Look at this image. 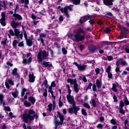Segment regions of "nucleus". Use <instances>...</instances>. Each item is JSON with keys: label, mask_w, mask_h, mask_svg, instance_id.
<instances>
[{"label": "nucleus", "mask_w": 129, "mask_h": 129, "mask_svg": "<svg viewBox=\"0 0 129 129\" xmlns=\"http://www.w3.org/2000/svg\"><path fill=\"white\" fill-rule=\"evenodd\" d=\"M28 99V96L27 95H25L24 96V98H22L21 99V101L23 103L24 105L26 107H29V106H31V104L30 102H28L26 99Z\"/></svg>", "instance_id": "6e6552de"}, {"label": "nucleus", "mask_w": 129, "mask_h": 129, "mask_svg": "<svg viewBox=\"0 0 129 129\" xmlns=\"http://www.w3.org/2000/svg\"><path fill=\"white\" fill-rule=\"evenodd\" d=\"M3 4H4V5H2L1 4L0 5V11H2V7L6 8V3L5 2H3Z\"/></svg>", "instance_id": "a18cd8bd"}, {"label": "nucleus", "mask_w": 129, "mask_h": 129, "mask_svg": "<svg viewBox=\"0 0 129 129\" xmlns=\"http://www.w3.org/2000/svg\"><path fill=\"white\" fill-rule=\"evenodd\" d=\"M24 36L25 40H28V35H27V33L26 32V31H24Z\"/></svg>", "instance_id": "13d9d810"}, {"label": "nucleus", "mask_w": 129, "mask_h": 129, "mask_svg": "<svg viewBox=\"0 0 129 129\" xmlns=\"http://www.w3.org/2000/svg\"><path fill=\"white\" fill-rule=\"evenodd\" d=\"M124 102L125 103V105H128L129 101L126 98L124 99Z\"/></svg>", "instance_id": "603ef678"}, {"label": "nucleus", "mask_w": 129, "mask_h": 129, "mask_svg": "<svg viewBox=\"0 0 129 129\" xmlns=\"http://www.w3.org/2000/svg\"><path fill=\"white\" fill-rule=\"evenodd\" d=\"M91 86H92V83H90L88 87L87 88V89L86 90H88V89H91Z\"/></svg>", "instance_id": "4d7b16f0"}, {"label": "nucleus", "mask_w": 129, "mask_h": 129, "mask_svg": "<svg viewBox=\"0 0 129 129\" xmlns=\"http://www.w3.org/2000/svg\"><path fill=\"white\" fill-rule=\"evenodd\" d=\"M111 69V67L110 66H109L107 69H106V72L107 73H110V70Z\"/></svg>", "instance_id": "37998d69"}, {"label": "nucleus", "mask_w": 129, "mask_h": 129, "mask_svg": "<svg viewBox=\"0 0 129 129\" xmlns=\"http://www.w3.org/2000/svg\"><path fill=\"white\" fill-rule=\"evenodd\" d=\"M58 105L59 107H62L63 106V102L61 101V97H59Z\"/></svg>", "instance_id": "4c0bfd02"}, {"label": "nucleus", "mask_w": 129, "mask_h": 129, "mask_svg": "<svg viewBox=\"0 0 129 129\" xmlns=\"http://www.w3.org/2000/svg\"><path fill=\"white\" fill-rule=\"evenodd\" d=\"M88 48H89V50L91 52H94V51L96 50V47H95V46L94 45H90L89 46Z\"/></svg>", "instance_id": "b1692460"}, {"label": "nucleus", "mask_w": 129, "mask_h": 129, "mask_svg": "<svg viewBox=\"0 0 129 129\" xmlns=\"http://www.w3.org/2000/svg\"><path fill=\"white\" fill-rule=\"evenodd\" d=\"M50 86L51 87H56V83H55L54 81L51 82Z\"/></svg>", "instance_id": "3c124183"}, {"label": "nucleus", "mask_w": 129, "mask_h": 129, "mask_svg": "<svg viewBox=\"0 0 129 129\" xmlns=\"http://www.w3.org/2000/svg\"><path fill=\"white\" fill-rule=\"evenodd\" d=\"M68 10L71 11H72V8H71V6H68L65 7L64 8L60 9V12L63 14L67 18H69V14H68Z\"/></svg>", "instance_id": "39448f33"}, {"label": "nucleus", "mask_w": 129, "mask_h": 129, "mask_svg": "<svg viewBox=\"0 0 129 129\" xmlns=\"http://www.w3.org/2000/svg\"><path fill=\"white\" fill-rule=\"evenodd\" d=\"M34 39V38L33 37V36H31V37L26 40V43L28 45V46H29V47H31V46H32V45H33V39Z\"/></svg>", "instance_id": "ddd939ff"}, {"label": "nucleus", "mask_w": 129, "mask_h": 129, "mask_svg": "<svg viewBox=\"0 0 129 129\" xmlns=\"http://www.w3.org/2000/svg\"><path fill=\"white\" fill-rule=\"evenodd\" d=\"M42 65L45 66V67H49V68H51V67L52 66L50 62H46V61H43L42 62Z\"/></svg>", "instance_id": "4468645a"}, {"label": "nucleus", "mask_w": 129, "mask_h": 129, "mask_svg": "<svg viewBox=\"0 0 129 129\" xmlns=\"http://www.w3.org/2000/svg\"><path fill=\"white\" fill-rule=\"evenodd\" d=\"M26 91H27V89L25 88L22 89L21 96H22V97L24 96V95H25V92H26Z\"/></svg>", "instance_id": "72a5a7b5"}, {"label": "nucleus", "mask_w": 129, "mask_h": 129, "mask_svg": "<svg viewBox=\"0 0 129 129\" xmlns=\"http://www.w3.org/2000/svg\"><path fill=\"white\" fill-rule=\"evenodd\" d=\"M31 53H28L26 55H23V63L25 64H30L32 62V57H30L31 56ZM25 56L27 57V58H29L28 59L25 58Z\"/></svg>", "instance_id": "423d86ee"}, {"label": "nucleus", "mask_w": 129, "mask_h": 129, "mask_svg": "<svg viewBox=\"0 0 129 129\" xmlns=\"http://www.w3.org/2000/svg\"><path fill=\"white\" fill-rule=\"evenodd\" d=\"M112 0H104L103 3L106 6H112Z\"/></svg>", "instance_id": "f3484780"}, {"label": "nucleus", "mask_w": 129, "mask_h": 129, "mask_svg": "<svg viewBox=\"0 0 129 129\" xmlns=\"http://www.w3.org/2000/svg\"><path fill=\"white\" fill-rule=\"evenodd\" d=\"M15 32V36L16 37H17V39H21V40H22V39H23V32H21L20 31V30L18 29H15L14 30Z\"/></svg>", "instance_id": "0eeeda50"}, {"label": "nucleus", "mask_w": 129, "mask_h": 129, "mask_svg": "<svg viewBox=\"0 0 129 129\" xmlns=\"http://www.w3.org/2000/svg\"><path fill=\"white\" fill-rule=\"evenodd\" d=\"M0 104H2L3 106H5L6 105V103L4 102V100L0 101Z\"/></svg>", "instance_id": "bf43d9fd"}, {"label": "nucleus", "mask_w": 129, "mask_h": 129, "mask_svg": "<svg viewBox=\"0 0 129 129\" xmlns=\"http://www.w3.org/2000/svg\"><path fill=\"white\" fill-rule=\"evenodd\" d=\"M87 66L86 65H81L79 64V68L78 69L80 70V71H84L85 69H86Z\"/></svg>", "instance_id": "6ab92c4d"}, {"label": "nucleus", "mask_w": 129, "mask_h": 129, "mask_svg": "<svg viewBox=\"0 0 129 129\" xmlns=\"http://www.w3.org/2000/svg\"><path fill=\"white\" fill-rule=\"evenodd\" d=\"M58 20L59 22H62L64 20V18H63V16L62 15H60L58 18Z\"/></svg>", "instance_id": "5fc2aeb1"}, {"label": "nucleus", "mask_w": 129, "mask_h": 129, "mask_svg": "<svg viewBox=\"0 0 129 129\" xmlns=\"http://www.w3.org/2000/svg\"><path fill=\"white\" fill-rule=\"evenodd\" d=\"M28 100L32 103V104H34L35 102H36V98L33 96H30L28 98Z\"/></svg>", "instance_id": "aec40b11"}, {"label": "nucleus", "mask_w": 129, "mask_h": 129, "mask_svg": "<svg viewBox=\"0 0 129 129\" xmlns=\"http://www.w3.org/2000/svg\"><path fill=\"white\" fill-rule=\"evenodd\" d=\"M96 84L98 89H100V88H101V85H102L101 81L99 80H97Z\"/></svg>", "instance_id": "5701e85b"}, {"label": "nucleus", "mask_w": 129, "mask_h": 129, "mask_svg": "<svg viewBox=\"0 0 129 129\" xmlns=\"http://www.w3.org/2000/svg\"><path fill=\"white\" fill-rule=\"evenodd\" d=\"M90 103L92 106L94 107H96V102H95V100L92 99L90 101Z\"/></svg>", "instance_id": "c85d7f7f"}, {"label": "nucleus", "mask_w": 129, "mask_h": 129, "mask_svg": "<svg viewBox=\"0 0 129 129\" xmlns=\"http://www.w3.org/2000/svg\"><path fill=\"white\" fill-rule=\"evenodd\" d=\"M93 91H96V85L95 84H93Z\"/></svg>", "instance_id": "864d4df0"}, {"label": "nucleus", "mask_w": 129, "mask_h": 129, "mask_svg": "<svg viewBox=\"0 0 129 129\" xmlns=\"http://www.w3.org/2000/svg\"><path fill=\"white\" fill-rule=\"evenodd\" d=\"M67 82L68 83H70L71 85H74L77 83V80L76 79H72L69 78L67 79Z\"/></svg>", "instance_id": "9b49d317"}, {"label": "nucleus", "mask_w": 129, "mask_h": 129, "mask_svg": "<svg viewBox=\"0 0 129 129\" xmlns=\"http://www.w3.org/2000/svg\"><path fill=\"white\" fill-rule=\"evenodd\" d=\"M71 3H72L74 5H79L80 4V0H70Z\"/></svg>", "instance_id": "bb28decb"}, {"label": "nucleus", "mask_w": 129, "mask_h": 129, "mask_svg": "<svg viewBox=\"0 0 129 129\" xmlns=\"http://www.w3.org/2000/svg\"><path fill=\"white\" fill-rule=\"evenodd\" d=\"M58 117L60 119V121H64V116L59 112H57Z\"/></svg>", "instance_id": "a878e982"}, {"label": "nucleus", "mask_w": 129, "mask_h": 129, "mask_svg": "<svg viewBox=\"0 0 129 129\" xmlns=\"http://www.w3.org/2000/svg\"><path fill=\"white\" fill-rule=\"evenodd\" d=\"M95 72L96 73V75H98L99 74V73L100 72V69H99V68H97L95 70Z\"/></svg>", "instance_id": "8fccbe9b"}, {"label": "nucleus", "mask_w": 129, "mask_h": 129, "mask_svg": "<svg viewBox=\"0 0 129 129\" xmlns=\"http://www.w3.org/2000/svg\"><path fill=\"white\" fill-rule=\"evenodd\" d=\"M19 95V91H18L17 90L15 92H12V95L13 97L15 98H17L18 97V96Z\"/></svg>", "instance_id": "cd10ccee"}, {"label": "nucleus", "mask_w": 129, "mask_h": 129, "mask_svg": "<svg viewBox=\"0 0 129 129\" xmlns=\"http://www.w3.org/2000/svg\"><path fill=\"white\" fill-rule=\"evenodd\" d=\"M113 129H116L117 128V126H118V125L116 124V121L115 120H113Z\"/></svg>", "instance_id": "58836bf2"}, {"label": "nucleus", "mask_w": 129, "mask_h": 129, "mask_svg": "<svg viewBox=\"0 0 129 129\" xmlns=\"http://www.w3.org/2000/svg\"><path fill=\"white\" fill-rule=\"evenodd\" d=\"M29 81L30 82L33 83V82H35V78H36V77L35 76H34V74H29Z\"/></svg>", "instance_id": "dca6fc26"}, {"label": "nucleus", "mask_w": 129, "mask_h": 129, "mask_svg": "<svg viewBox=\"0 0 129 129\" xmlns=\"http://www.w3.org/2000/svg\"><path fill=\"white\" fill-rule=\"evenodd\" d=\"M119 61H120L121 64H122L123 66H127L128 65L127 62H126V61L123 60V58H119Z\"/></svg>", "instance_id": "412c9836"}, {"label": "nucleus", "mask_w": 129, "mask_h": 129, "mask_svg": "<svg viewBox=\"0 0 129 129\" xmlns=\"http://www.w3.org/2000/svg\"><path fill=\"white\" fill-rule=\"evenodd\" d=\"M2 18L1 19L0 22L1 24L3 27L6 26V13L3 12L1 14Z\"/></svg>", "instance_id": "1a4fd4ad"}, {"label": "nucleus", "mask_w": 129, "mask_h": 129, "mask_svg": "<svg viewBox=\"0 0 129 129\" xmlns=\"http://www.w3.org/2000/svg\"><path fill=\"white\" fill-rule=\"evenodd\" d=\"M120 69V68L119 67H117L116 69H115V72H119Z\"/></svg>", "instance_id": "69168bd1"}, {"label": "nucleus", "mask_w": 129, "mask_h": 129, "mask_svg": "<svg viewBox=\"0 0 129 129\" xmlns=\"http://www.w3.org/2000/svg\"><path fill=\"white\" fill-rule=\"evenodd\" d=\"M12 74L13 76H15L17 78L19 77V74H18V69L17 68H15L12 71Z\"/></svg>", "instance_id": "2eb2a0df"}, {"label": "nucleus", "mask_w": 129, "mask_h": 129, "mask_svg": "<svg viewBox=\"0 0 129 129\" xmlns=\"http://www.w3.org/2000/svg\"><path fill=\"white\" fill-rule=\"evenodd\" d=\"M18 43L19 42H18V40H14L13 42V48L16 49L17 48V45H18Z\"/></svg>", "instance_id": "7c9ffc66"}, {"label": "nucleus", "mask_w": 129, "mask_h": 129, "mask_svg": "<svg viewBox=\"0 0 129 129\" xmlns=\"http://www.w3.org/2000/svg\"><path fill=\"white\" fill-rule=\"evenodd\" d=\"M74 90L76 93L79 92L80 89L78 87V84L77 83L74 85Z\"/></svg>", "instance_id": "a211bd4d"}, {"label": "nucleus", "mask_w": 129, "mask_h": 129, "mask_svg": "<svg viewBox=\"0 0 129 129\" xmlns=\"http://www.w3.org/2000/svg\"><path fill=\"white\" fill-rule=\"evenodd\" d=\"M67 88L68 90V94L67 95V99L69 103L72 105V107L68 109L69 113H70V114H73L74 113L75 115H77V112L80 110V108L78 106H76V102H75V100H74V96H71L72 90L70 89V86L67 85Z\"/></svg>", "instance_id": "f257e3e1"}, {"label": "nucleus", "mask_w": 129, "mask_h": 129, "mask_svg": "<svg viewBox=\"0 0 129 129\" xmlns=\"http://www.w3.org/2000/svg\"><path fill=\"white\" fill-rule=\"evenodd\" d=\"M97 127L98 128H102V127H103V125L101 124H99L97 126Z\"/></svg>", "instance_id": "052dcab7"}, {"label": "nucleus", "mask_w": 129, "mask_h": 129, "mask_svg": "<svg viewBox=\"0 0 129 129\" xmlns=\"http://www.w3.org/2000/svg\"><path fill=\"white\" fill-rule=\"evenodd\" d=\"M82 113L83 114V115H87V112H86V110H85L84 109H82Z\"/></svg>", "instance_id": "a19ab883"}, {"label": "nucleus", "mask_w": 129, "mask_h": 129, "mask_svg": "<svg viewBox=\"0 0 129 129\" xmlns=\"http://www.w3.org/2000/svg\"><path fill=\"white\" fill-rule=\"evenodd\" d=\"M83 80L84 82H87V79H86V77L85 76H84L83 77Z\"/></svg>", "instance_id": "774afa93"}, {"label": "nucleus", "mask_w": 129, "mask_h": 129, "mask_svg": "<svg viewBox=\"0 0 129 129\" xmlns=\"http://www.w3.org/2000/svg\"><path fill=\"white\" fill-rule=\"evenodd\" d=\"M7 41L8 39L7 38H5L2 41L1 44L2 45H3L4 47H6Z\"/></svg>", "instance_id": "c756f323"}, {"label": "nucleus", "mask_w": 129, "mask_h": 129, "mask_svg": "<svg viewBox=\"0 0 129 129\" xmlns=\"http://www.w3.org/2000/svg\"><path fill=\"white\" fill-rule=\"evenodd\" d=\"M37 58L39 60V62H42L43 60H47V58H48V53L46 51L40 50L37 54Z\"/></svg>", "instance_id": "20e7f679"}, {"label": "nucleus", "mask_w": 129, "mask_h": 129, "mask_svg": "<svg viewBox=\"0 0 129 129\" xmlns=\"http://www.w3.org/2000/svg\"><path fill=\"white\" fill-rule=\"evenodd\" d=\"M53 87H51L50 86H49L48 87V92H50V94H52V93H54V92L52 91V88Z\"/></svg>", "instance_id": "e433bc0d"}, {"label": "nucleus", "mask_w": 129, "mask_h": 129, "mask_svg": "<svg viewBox=\"0 0 129 129\" xmlns=\"http://www.w3.org/2000/svg\"><path fill=\"white\" fill-rule=\"evenodd\" d=\"M52 106H53V105L52 104H50L48 105L47 106V111H49V112H51L52 111Z\"/></svg>", "instance_id": "2f4dec72"}, {"label": "nucleus", "mask_w": 129, "mask_h": 129, "mask_svg": "<svg viewBox=\"0 0 129 129\" xmlns=\"http://www.w3.org/2000/svg\"><path fill=\"white\" fill-rule=\"evenodd\" d=\"M5 85L7 88L9 89L11 87V85H14V82L12 80H7Z\"/></svg>", "instance_id": "9d476101"}, {"label": "nucleus", "mask_w": 129, "mask_h": 129, "mask_svg": "<svg viewBox=\"0 0 129 129\" xmlns=\"http://www.w3.org/2000/svg\"><path fill=\"white\" fill-rule=\"evenodd\" d=\"M105 31L107 34H108L110 32V29L108 28H106Z\"/></svg>", "instance_id": "e2e57ef3"}, {"label": "nucleus", "mask_w": 129, "mask_h": 129, "mask_svg": "<svg viewBox=\"0 0 129 129\" xmlns=\"http://www.w3.org/2000/svg\"><path fill=\"white\" fill-rule=\"evenodd\" d=\"M108 78H112V74L110 73H107Z\"/></svg>", "instance_id": "680f3d73"}, {"label": "nucleus", "mask_w": 129, "mask_h": 129, "mask_svg": "<svg viewBox=\"0 0 129 129\" xmlns=\"http://www.w3.org/2000/svg\"><path fill=\"white\" fill-rule=\"evenodd\" d=\"M123 106H124V102H123V101H120V108H122V107H123Z\"/></svg>", "instance_id": "c03bdc74"}, {"label": "nucleus", "mask_w": 129, "mask_h": 129, "mask_svg": "<svg viewBox=\"0 0 129 129\" xmlns=\"http://www.w3.org/2000/svg\"><path fill=\"white\" fill-rule=\"evenodd\" d=\"M61 50L63 54H64V55H66V54H67V50H66V48H63Z\"/></svg>", "instance_id": "49530a36"}, {"label": "nucleus", "mask_w": 129, "mask_h": 129, "mask_svg": "<svg viewBox=\"0 0 129 129\" xmlns=\"http://www.w3.org/2000/svg\"><path fill=\"white\" fill-rule=\"evenodd\" d=\"M38 118L39 116L33 110H27L26 112L22 114V119L24 122H25V123L31 122L32 120H34V118L38 119Z\"/></svg>", "instance_id": "f03ea898"}, {"label": "nucleus", "mask_w": 129, "mask_h": 129, "mask_svg": "<svg viewBox=\"0 0 129 129\" xmlns=\"http://www.w3.org/2000/svg\"><path fill=\"white\" fill-rule=\"evenodd\" d=\"M4 100V95L0 94V101Z\"/></svg>", "instance_id": "338daca9"}, {"label": "nucleus", "mask_w": 129, "mask_h": 129, "mask_svg": "<svg viewBox=\"0 0 129 129\" xmlns=\"http://www.w3.org/2000/svg\"><path fill=\"white\" fill-rule=\"evenodd\" d=\"M15 33L14 32V31H13L12 29H10L9 31L8 36L10 39L12 38V36H15Z\"/></svg>", "instance_id": "393cba45"}, {"label": "nucleus", "mask_w": 129, "mask_h": 129, "mask_svg": "<svg viewBox=\"0 0 129 129\" xmlns=\"http://www.w3.org/2000/svg\"><path fill=\"white\" fill-rule=\"evenodd\" d=\"M4 108L7 111H11V108L9 106H4Z\"/></svg>", "instance_id": "09e8293b"}, {"label": "nucleus", "mask_w": 129, "mask_h": 129, "mask_svg": "<svg viewBox=\"0 0 129 129\" xmlns=\"http://www.w3.org/2000/svg\"><path fill=\"white\" fill-rule=\"evenodd\" d=\"M119 112H120V113H121V114H124V113H125L124 110H123L122 108H120V109L119 110Z\"/></svg>", "instance_id": "6e6d98bb"}, {"label": "nucleus", "mask_w": 129, "mask_h": 129, "mask_svg": "<svg viewBox=\"0 0 129 129\" xmlns=\"http://www.w3.org/2000/svg\"><path fill=\"white\" fill-rule=\"evenodd\" d=\"M84 106H85V107H86V108H88V109H89V108H90V105H89L87 103H85L84 104Z\"/></svg>", "instance_id": "79ce46f5"}, {"label": "nucleus", "mask_w": 129, "mask_h": 129, "mask_svg": "<svg viewBox=\"0 0 129 129\" xmlns=\"http://www.w3.org/2000/svg\"><path fill=\"white\" fill-rule=\"evenodd\" d=\"M90 19V17L88 16H83L80 20V24H83V23H85L87 20H89Z\"/></svg>", "instance_id": "f8f14e48"}, {"label": "nucleus", "mask_w": 129, "mask_h": 129, "mask_svg": "<svg viewBox=\"0 0 129 129\" xmlns=\"http://www.w3.org/2000/svg\"><path fill=\"white\" fill-rule=\"evenodd\" d=\"M63 122L62 121H55L54 122L56 123V124H57L58 125H62V124H63Z\"/></svg>", "instance_id": "ea45409f"}, {"label": "nucleus", "mask_w": 129, "mask_h": 129, "mask_svg": "<svg viewBox=\"0 0 129 129\" xmlns=\"http://www.w3.org/2000/svg\"><path fill=\"white\" fill-rule=\"evenodd\" d=\"M2 128L3 129H7V125L5 123H3V125H2Z\"/></svg>", "instance_id": "0e129e2a"}, {"label": "nucleus", "mask_w": 129, "mask_h": 129, "mask_svg": "<svg viewBox=\"0 0 129 129\" xmlns=\"http://www.w3.org/2000/svg\"><path fill=\"white\" fill-rule=\"evenodd\" d=\"M11 25L12 26V27L14 28V29H16L17 27H18V24L16 23L15 21H13L12 22Z\"/></svg>", "instance_id": "f704fd0d"}, {"label": "nucleus", "mask_w": 129, "mask_h": 129, "mask_svg": "<svg viewBox=\"0 0 129 129\" xmlns=\"http://www.w3.org/2000/svg\"><path fill=\"white\" fill-rule=\"evenodd\" d=\"M20 9V7L19 6V4H16L15 10H14V14H17V12L19 11Z\"/></svg>", "instance_id": "473e14b6"}, {"label": "nucleus", "mask_w": 129, "mask_h": 129, "mask_svg": "<svg viewBox=\"0 0 129 129\" xmlns=\"http://www.w3.org/2000/svg\"><path fill=\"white\" fill-rule=\"evenodd\" d=\"M39 37L40 38H45L47 37V34H46V33H41L39 35Z\"/></svg>", "instance_id": "c9c22d12"}, {"label": "nucleus", "mask_w": 129, "mask_h": 129, "mask_svg": "<svg viewBox=\"0 0 129 129\" xmlns=\"http://www.w3.org/2000/svg\"><path fill=\"white\" fill-rule=\"evenodd\" d=\"M13 17H14L15 20H22V18L21 15L17 14V13H14L13 14Z\"/></svg>", "instance_id": "4be33fe9"}, {"label": "nucleus", "mask_w": 129, "mask_h": 129, "mask_svg": "<svg viewBox=\"0 0 129 129\" xmlns=\"http://www.w3.org/2000/svg\"><path fill=\"white\" fill-rule=\"evenodd\" d=\"M85 33V31H84L83 28H78L76 35L70 34H69V37H70V38H71L74 41L79 42V41H83V40H84V36L81 35V34Z\"/></svg>", "instance_id": "7ed1b4c3"}, {"label": "nucleus", "mask_w": 129, "mask_h": 129, "mask_svg": "<svg viewBox=\"0 0 129 129\" xmlns=\"http://www.w3.org/2000/svg\"><path fill=\"white\" fill-rule=\"evenodd\" d=\"M47 89H44V92L43 93V96H44V97H47Z\"/></svg>", "instance_id": "de8ad7c7"}]
</instances>
